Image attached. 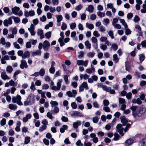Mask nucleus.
Returning <instances> with one entry per match:
<instances>
[{
    "label": "nucleus",
    "instance_id": "1",
    "mask_svg": "<svg viewBox=\"0 0 146 146\" xmlns=\"http://www.w3.org/2000/svg\"><path fill=\"white\" fill-rule=\"evenodd\" d=\"M35 96L33 94H29L27 100L24 102V105L25 106L31 105L33 104L35 100Z\"/></svg>",
    "mask_w": 146,
    "mask_h": 146
},
{
    "label": "nucleus",
    "instance_id": "2",
    "mask_svg": "<svg viewBox=\"0 0 146 146\" xmlns=\"http://www.w3.org/2000/svg\"><path fill=\"white\" fill-rule=\"evenodd\" d=\"M98 87V88L101 87L104 91H105L107 92H109L110 94H114L115 93L114 90L111 89V87H108L107 86L102 85L101 83H98L97 84Z\"/></svg>",
    "mask_w": 146,
    "mask_h": 146
},
{
    "label": "nucleus",
    "instance_id": "3",
    "mask_svg": "<svg viewBox=\"0 0 146 146\" xmlns=\"http://www.w3.org/2000/svg\"><path fill=\"white\" fill-rule=\"evenodd\" d=\"M135 140H139L141 139L139 141V146H145L144 140L146 139V136L143 137V135L142 134H137L135 137Z\"/></svg>",
    "mask_w": 146,
    "mask_h": 146
},
{
    "label": "nucleus",
    "instance_id": "4",
    "mask_svg": "<svg viewBox=\"0 0 146 146\" xmlns=\"http://www.w3.org/2000/svg\"><path fill=\"white\" fill-rule=\"evenodd\" d=\"M19 7L15 6L11 8L12 13L15 15H18L19 16L21 17L23 15V13L22 10L20 11Z\"/></svg>",
    "mask_w": 146,
    "mask_h": 146
},
{
    "label": "nucleus",
    "instance_id": "5",
    "mask_svg": "<svg viewBox=\"0 0 146 146\" xmlns=\"http://www.w3.org/2000/svg\"><path fill=\"white\" fill-rule=\"evenodd\" d=\"M21 96L19 95H17L16 97L15 96L13 97L12 99V102L13 103H17L19 106L23 105L21 101Z\"/></svg>",
    "mask_w": 146,
    "mask_h": 146
},
{
    "label": "nucleus",
    "instance_id": "6",
    "mask_svg": "<svg viewBox=\"0 0 146 146\" xmlns=\"http://www.w3.org/2000/svg\"><path fill=\"white\" fill-rule=\"evenodd\" d=\"M146 111V108L144 106H142L138 108L137 111L136 115L140 117Z\"/></svg>",
    "mask_w": 146,
    "mask_h": 146
},
{
    "label": "nucleus",
    "instance_id": "7",
    "mask_svg": "<svg viewBox=\"0 0 146 146\" xmlns=\"http://www.w3.org/2000/svg\"><path fill=\"white\" fill-rule=\"evenodd\" d=\"M122 125L121 124H118L117 127V131L119 132V134L122 136L124 135L123 133V128L122 127Z\"/></svg>",
    "mask_w": 146,
    "mask_h": 146
},
{
    "label": "nucleus",
    "instance_id": "8",
    "mask_svg": "<svg viewBox=\"0 0 146 146\" xmlns=\"http://www.w3.org/2000/svg\"><path fill=\"white\" fill-rule=\"evenodd\" d=\"M12 23V20L11 17H9L8 19L5 20L3 22V24L5 26L8 27L9 25H11Z\"/></svg>",
    "mask_w": 146,
    "mask_h": 146
},
{
    "label": "nucleus",
    "instance_id": "9",
    "mask_svg": "<svg viewBox=\"0 0 146 146\" xmlns=\"http://www.w3.org/2000/svg\"><path fill=\"white\" fill-rule=\"evenodd\" d=\"M35 15V13L33 10H31L28 12L27 11H26V9L25 10L24 15L26 17L33 16Z\"/></svg>",
    "mask_w": 146,
    "mask_h": 146
},
{
    "label": "nucleus",
    "instance_id": "10",
    "mask_svg": "<svg viewBox=\"0 0 146 146\" xmlns=\"http://www.w3.org/2000/svg\"><path fill=\"white\" fill-rule=\"evenodd\" d=\"M50 46V43L47 40H45L43 42V48L45 51H48Z\"/></svg>",
    "mask_w": 146,
    "mask_h": 146
},
{
    "label": "nucleus",
    "instance_id": "11",
    "mask_svg": "<svg viewBox=\"0 0 146 146\" xmlns=\"http://www.w3.org/2000/svg\"><path fill=\"white\" fill-rule=\"evenodd\" d=\"M71 115L74 117H82L84 116L82 113L78 111H73L72 112Z\"/></svg>",
    "mask_w": 146,
    "mask_h": 146
},
{
    "label": "nucleus",
    "instance_id": "12",
    "mask_svg": "<svg viewBox=\"0 0 146 146\" xmlns=\"http://www.w3.org/2000/svg\"><path fill=\"white\" fill-rule=\"evenodd\" d=\"M88 60H86L84 61L83 60H77V64L78 65H84V66H86L88 64Z\"/></svg>",
    "mask_w": 146,
    "mask_h": 146
},
{
    "label": "nucleus",
    "instance_id": "13",
    "mask_svg": "<svg viewBox=\"0 0 146 146\" xmlns=\"http://www.w3.org/2000/svg\"><path fill=\"white\" fill-rule=\"evenodd\" d=\"M20 67L22 69H23L24 68H26L28 67V65L26 60H21Z\"/></svg>",
    "mask_w": 146,
    "mask_h": 146
},
{
    "label": "nucleus",
    "instance_id": "14",
    "mask_svg": "<svg viewBox=\"0 0 146 146\" xmlns=\"http://www.w3.org/2000/svg\"><path fill=\"white\" fill-rule=\"evenodd\" d=\"M35 27L33 24L31 25L30 28H28V30L30 32L32 36H34L35 35V33L34 31Z\"/></svg>",
    "mask_w": 146,
    "mask_h": 146
},
{
    "label": "nucleus",
    "instance_id": "15",
    "mask_svg": "<svg viewBox=\"0 0 146 146\" xmlns=\"http://www.w3.org/2000/svg\"><path fill=\"white\" fill-rule=\"evenodd\" d=\"M37 33V35L40 36V39H42L44 37L43 31L42 29H38Z\"/></svg>",
    "mask_w": 146,
    "mask_h": 146
},
{
    "label": "nucleus",
    "instance_id": "16",
    "mask_svg": "<svg viewBox=\"0 0 146 146\" xmlns=\"http://www.w3.org/2000/svg\"><path fill=\"white\" fill-rule=\"evenodd\" d=\"M120 119L123 126H125L126 124L129 122L128 120L126 119L125 116L120 117Z\"/></svg>",
    "mask_w": 146,
    "mask_h": 146
},
{
    "label": "nucleus",
    "instance_id": "17",
    "mask_svg": "<svg viewBox=\"0 0 146 146\" xmlns=\"http://www.w3.org/2000/svg\"><path fill=\"white\" fill-rule=\"evenodd\" d=\"M81 121L80 120H77L76 122L73 123V126L74 128L77 129L79 126L81 124Z\"/></svg>",
    "mask_w": 146,
    "mask_h": 146
},
{
    "label": "nucleus",
    "instance_id": "18",
    "mask_svg": "<svg viewBox=\"0 0 146 146\" xmlns=\"http://www.w3.org/2000/svg\"><path fill=\"white\" fill-rule=\"evenodd\" d=\"M1 78L4 80H9L10 78L6 74L5 72H3L1 73Z\"/></svg>",
    "mask_w": 146,
    "mask_h": 146
},
{
    "label": "nucleus",
    "instance_id": "19",
    "mask_svg": "<svg viewBox=\"0 0 146 146\" xmlns=\"http://www.w3.org/2000/svg\"><path fill=\"white\" fill-rule=\"evenodd\" d=\"M90 137L93 138L92 140L95 143H96L98 141V138L96 137V135L94 133H92L90 135Z\"/></svg>",
    "mask_w": 146,
    "mask_h": 146
},
{
    "label": "nucleus",
    "instance_id": "20",
    "mask_svg": "<svg viewBox=\"0 0 146 146\" xmlns=\"http://www.w3.org/2000/svg\"><path fill=\"white\" fill-rule=\"evenodd\" d=\"M30 56V53L28 51H26L23 53V55L22 58L23 59H25L27 58H29Z\"/></svg>",
    "mask_w": 146,
    "mask_h": 146
},
{
    "label": "nucleus",
    "instance_id": "21",
    "mask_svg": "<svg viewBox=\"0 0 146 146\" xmlns=\"http://www.w3.org/2000/svg\"><path fill=\"white\" fill-rule=\"evenodd\" d=\"M132 102L134 104H141L142 102L139 98L137 99L134 98L132 100Z\"/></svg>",
    "mask_w": 146,
    "mask_h": 146
},
{
    "label": "nucleus",
    "instance_id": "22",
    "mask_svg": "<svg viewBox=\"0 0 146 146\" xmlns=\"http://www.w3.org/2000/svg\"><path fill=\"white\" fill-rule=\"evenodd\" d=\"M137 108V106H132L130 108V109L133 111L132 115L134 117L136 116V113H135V112L136 111Z\"/></svg>",
    "mask_w": 146,
    "mask_h": 146
},
{
    "label": "nucleus",
    "instance_id": "23",
    "mask_svg": "<svg viewBox=\"0 0 146 146\" xmlns=\"http://www.w3.org/2000/svg\"><path fill=\"white\" fill-rule=\"evenodd\" d=\"M94 9L93 6L92 5H88V8H86V10L89 12L92 13L93 12Z\"/></svg>",
    "mask_w": 146,
    "mask_h": 146
},
{
    "label": "nucleus",
    "instance_id": "24",
    "mask_svg": "<svg viewBox=\"0 0 146 146\" xmlns=\"http://www.w3.org/2000/svg\"><path fill=\"white\" fill-rule=\"evenodd\" d=\"M134 140L132 139H129L127 140L125 143L126 145L129 146L131 145L134 142Z\"/></svg>",
    "mask_w": 146,
    "mask_h": 146
},
{
    "label": "nucleus",
    "instance_id": "25",
    "mask_svg": "<svg viewBox=\"0 0 146 146\" xmlns=\"http://www.w3.org/2000/svg\"><path fill=\"white\" fill-rule=\"evenodd\" d=\"M95 69L94 67H92L91 68L87 69L86 70V72L87 73L91 74L94 72Z\"/></svg>",
    "mask_w": 146,
    "mask_h": 146
},
{
    "label": "nucleus",
    "instance_id": "26",
    "mask_svg": "<svg viewBox=\"0 0 146 146\" xmlns=\"http://www.w3.org/2000/svg\"><path fill=\"white\" fill-rule=\"evenodd\" d=\"M9 108L12 110H15L17 108V106L16 105L13 104H9Z\"/></svg>",
    "mask_w": 146,
    "mask_h": 146
},
{
    "label": "nucleus",
    "instance_id": "27",
    "mask_svg": "<svg viewBox=\"0 0 146 146\" xmlns=\"http://www.w3.org/2000/svg\"><path fill=\"white\" fill-rule=\"evenodd\" d=\"M41 51L40 50H37L35 52H33L32 54V56H33L37 55L40 56L41 55Z\"/></svg>",
    "mask_w": 146,
    "mask_h": 146
},
{
    "label": "nucleus",
    "instance_id": "28",
    "mask_svg": "<svg viewBox=\"0 0 146 146\" xmlns=\"http://www.w3.org/2000/svg\"><path fill=\"white\" fill-rule=\"evenodd\" d=\"M86 27L90 30H92L94 28V25L92 24H90L88 23H87L86 24Z\"/></svg>",
    "mask_w": 146,
    "mask_h": 146
},
{
    "label": "nucleus",
    "instance_id": "29",
    "mask_svg": "<svg viewBox=\"0 0 146 146\" xmlns=\"http://www.w3.org/2000/svg\"><path fill=\"white\" fill-rule=\"evenodd\" d=\"M50 104L51 105V106L52 108L56 107L58 105L57 102L55 101H53L52 100L51 101Z\"/></svg>",
    "mask_w": 146,
    "mask_h": 146
},
{
    "label": "nucleus",
    "instance_id": "30",
    "mask_svg": "<svg viewBox=\"0 0 146 146\" xmlns=\"http://www.w3.org/2000/svg\"><path fill=\"white\" fill-rule=\"evenodd\" d=\"M64 37H60L58 40V41L60 43L61 46H62L64 45L65 44L64 42Z\"/></svg>",
    "mask_w": 146,
    "mask_h": 146
},
{
    "label": "nucleus",
    "instance_id": "31",
    "mask_svg": "<svg viewBox=\"0 0 146 146\" xmlns=\"http://www.w3.org/2000/svg\"><path fill=\"white\" fill-rule=\"evenodd\" d=\"M11 19H13L15 23H18L20 22V19L18 17H15V16H11Z\"/></svg>",
    "mask_w": 146,
    "mask_h": 146
},
{
    "label": "nucleus",
    "instance_id": "32",
    "mask_svg": "<svg viewBox=\"0 0 146 146\" xmlns=\"http://www.w3.org/2000/svg\"><path fill=\"white\" fill-rule=\"evenodd\" d=\"M57 19V22H60L63 19V17L61 15H56L55 16Z\"/></svg>",
    "mask_w": 146,
    "mask_h": 146
},
{
    "label": "nucleus",
    "instance_id": "33",
    "mask_svg": "<svg viewBox=\"0 0 146 146\" xmlns=\"http://www.w3.org/2000/svg\"><path fill=\"white\" fill-rule=\"evenodd\" d=\"M31 140V138L30 137L27 136L25 137L24 140V144H27L29 143Z\"/></svg>",
    "mask_w": 146,
    "mask_h": 146
},
{
    "label": "nucleus",
    "instance_id": "34",
    "mask_svg": "<svg viewBox=\"0 0 146 146\" xmlns=\"http://www.w3.org/2000/svg\"><path fill=\"white\" fill-rule=\"evenodd\" d=\"M84 44L87 49H89V50L90 49L91 44L90 43L88 40L86 41L85 42Z\"/></svg>",
    "mask_w": 146,
    "mask_h": 146
},
{
    "label": "nucleus",
    "instance_id": "35",
    "mask_svg": "<svg viewBox=\"0 0 146 146\" xmlns=\"http://www.w3.org/2000/svg\"><path fill=\"white\" fill-rule=\"evenodd\" d=\"M68 128V127L66 125H64L62 127L60 128V131L62 133L64 132L65 130H66Z\"/></svg>",
    "mask_w": 146,
    "mask_h": 146
},
{
    "label": "nucleus",
    "instance_id": "36",
    "mask_svg": "<svg viewBox=\"0 0 146 146\" xmlns=\"http://www.w3.org/2000/svg\"><path fill=\"white\" fill-rule=\"evenodd\" d=\"M97 15L100 18L104 17L105 16V14L104 13L99 11L97 13Z\"/></svg>",
    "mask_w": 146,
    "mask_h": 146
},
{
    "label": "nucleus",
    "instance_id": "37",
    "mask_svg": "<svg viewBox=\"0 0 146 146\" xmlns=\"http://www.w3.org/2000/svg\"><path fill=\"white\" fill-rule=\"evenodd\" d=\"M59 109L57 107H55L53 110H51V112L53 114L54 113H57L59 112Z\"/></svg>",
    "mask_w": 146,
    "mask_h": 146
},
{
    "label": "nucleus",
    "instance_id": "38",
    "mask_svg": "<svg viewBox=\"0 0 146 146\" xmlns=\"http://www.w3.org/2000/svg\"><path fill=\"white\" fill-rule=\"evenodd\" d=\"M145 58V56L143 54H140L139 56V60H140V63H141L144 60Z\"/></svg>",
    "mask_w": 146,
    "mask_h": 146
},
{
    "label": "nucleus",
    "instance_id": "39",
    "mask_svg": "<svg viewBox=\"0 0 146 146\" xmlns=\"http://www.w3.org/2000/svg\"><path fill=\"white\" fill-rule=\"evenodd\" d=\"M13 70V69L11 66H8L7 67L6 70L9 73H11L12 72Z\"/></svg>",
    "mask_w": 146,
    "mask_h": 146
},
{
    "label": "nucleus",
    "instance_id": "40",
    "mask_svg": "<svg viewBox=\"0 0 146 146\" xmlns=\"http://www.w3.org/2000/svg\"><path fill=\"white\" fill-rule=\"evenodd\" d=\"M45 71L44 69L41 68L38 72L39 75L41 76H44L45 74Z\"/></svg>",
    "mask_w": 146,
    "mask_h": 146
},
{
    "label": "nucleus",
    "instance_id": "41",
    "mask_svg": "<svg viewBox=\"0 0 146 146\" xmlns=\"http://www.w3.org/2000/svg\"><path fill=\"white\" fill-rule=\"evenodd\" d=\"M62 82V79H59L58 81V82L57 83V86L60 90L61 85V83Z\"/></svg>",
    "mask_w": 146,
    "mask_h": 146
},
{
    "label": "nucleus",
    "instance_id": "42",
    "mask_svg": "<svg viewBox=\"0 0 146 146\" xmlns=\"http://www.w3.org/2000/svg\"><path fill=\"white\" fill-rule=\"evenodd\" d=\"M125 29V34L127 35H128L130 34L131 33V31L128 28V26H127V27L126 28V27H124Z\"/></svg>",
    "mask_w": 146,
    "mask_h": 146
},
{
    "label": "nucleus",
    "instance_id": "43",
    "mask_svg": "<svg viewBox=\"0 0 146 146\" xmlns=\"http://www.w3.org/2000/svg\"><path fill=\"white\" fill-rule=\"evenodd\" d=\"M117 45L116 44H113L111 45V48L114 51H116L118 48Z\"/></svg>",
    "mask_w": 146,
    "mask_h": 146
},
{
    "label": "nucleus",
    "instance_id": "44",
    "mask_svg": "<svg viewBox=\"0 0 146 146\" xmlns=\"http://www.w3.org/2000/svg\"><path fill=\"white\" fill-rule=\"evenodd\" d=\"M46 126L42 125L40 127L39 129V131L40 132H42L44 130L46 129Z\"/></svg>",
    "mask_w": 146,
    "mask_h": 146
},
{
    "label": "nucleus",
    "instance_id": "45",
    "mask_svg": "<svg viewBox=\"0 0 146 146\" xmlns=\"http://www.w3.org/2000/svg\"><path fill=\"white\" fill-rule=\"evenodd\" d=\"M103 22L104 23V24L105 25H106L109 23L110 20L108 18L104 19L103 20Z\"/></svg>",
    "mask_w": 146,
    "mask_h": 146
},
{
    "label": "nucleus",
    "instance_id": "46",
    "mask_svg": "<svg viewBox=\"0 0 146 146\" xmlns=\"http://www.w3.org/2000/svg\"><path fill=\"white\" fill-rule=\"evenodd\" d=\"M51 32L50 31H49L45 34V36L48 39L50 38L51 36Z\"/></svg>",
    "mask_w": 146,
    "mask_h": 146
},
{
    "label": "nucleus",
    "instance_id": "47",
    "mask_svg": "<svg viewBox=\"0 0 146 146\" xmlns=\"http://www.w3.org/2000/svg\"><path fill=\"white\" fill-rule=\"evenodd\" d=\"M103 110L106 112H110V108L107 106H104L103 107Z\"/></svg>",
    "mask_w": 146,
    "mask_h": 146
},
{
    "label": "nucleus",
    "instance_id": "48",
    "mask_svg": "<svg viewBox=\"0 0 146 146\" xmlns=\"http://www.w3.org/2000/svg\"><path fill=\"white\" fill-rule=\"evenodd\" d=\"M6 123V119L4 118H3L0 121V123L2 126H3L5 125Z\"/></svg>",
    "mask_w": 146,
    "mask_h": 146
},
{
    "label": "nucleus",
    "instance_id": "49",
    "mask_svg": "<svg viewBox=\"0 0 146 146\" xmlns=\"http://www.w3.org/2000/svg\"><path fill=\"white\" fill-rule=\"evenodd\" d=\"M11 32L12 34L14 35H16L17 33V28L14 27L13 28H11Z\"/></svg>",
    "mask_w": 146,
    "mask_h": 146
},
{
    "label": "nucleus",
    "instance_id": "50",
    "mask_svg": "<svg viewBox=\"0 0 146 146\" xmlns=\"http://www.w3.org/2000/svg\"><path fill=\"white\" fill-rule=\"evenodd\" d=\"M76 26V25L75 23H72L70 25V29L72 30H74Z\"/></svg>",
    "mask_w": 146,
    "mask_h": 146
},
{
    "label": "nucleus",
    "instance_id": "51",
    "mask_svg": "<svg viewBox=\"0 0 146 146\" xmlns=\"http://www.w3.org/2000/svg\"><path fill=\"white\" fill-rule=\"evenodd\" d=\"M113 60L115 61V63L117 62L118 61L119 59L117 57V54H114L113 56Z\"/></svg>",
    "mask_w": 146,
    "mask_h": 146
},
{
    "label": "nucleus",
    "instance_id": "52",
    "mask_svg": "<svg viewBox=\"0 0 146 146\" xmlns=\"http://www.w3.org/2000/svg\"><path fill=\"white\" fill-rule=\"evenodd\" d=\"M67 28V26L66 24L65 23H62L61 27V29L64 31Z\"/></svg>",
    "mask_w": 146,
    "mask_h": 146
},
{
    "label": "nucleus",
    "instance_id": "53",
    "mask_svg": "<svg viewBox=\"0 0 146 146\" xmlns=\"http://www.w3.org/2000/svg\"><path fill=\"white\" fill-rule=\"evenodd\" d=\"M81 85L83 86L84 88H85L86 90H88L89 89L88 84L86 82H83L82 84Z\"/></svg>",
    "mask_w": 146,
    "mask_h": 146
},
{
    "label": "nucleus",
    "instance_id": "54",
    "mask_svg": "<svg viewBox=\"0 0 146 146\" xmlns=\"http://www.w3.org/2000/svg\"><path fill=\"white\" fill-rule=\"evenodd\" d=\"M119 104H126V102H125V100L122 98H120L119 99Z\"/></svg>",
    "mask_w": 146,
    "mask_h": 146
},
{
    "label": "nucleus",
    "instance_id": "55",
    "mask_svg": "<svg viewBox=\"0 0 146 146\" xmlns=\"http://www.w3.org/2000/svg\"><path fill=\"white\" fill-rule=\"evenodd\" d=\"M99 31L101 32H104L106 31V29L105 27L102 26H101L98 28Z\"/></svg>",
    "mask_w": 146,
    "mask_h": 146
},
{
    "label": "nucleus",
    "instance_id": "56",
    "mask_svg": "<svg viewBox=\"0 0 146 146\" xmlns=\"http://www.w3.org/2000/svg\"><path fill=\"white\" fill-rule=\"evenodd\" d=\"M100 48L103 50H106L107 48V46L106 44H101L100 46Z\"/></svg>",
    "mask_w": 146,
    "mask_h": 146
},
{
    "label": "nucleus",
    "instance_id": "57",
    "mask_svg": "<svg viewBox=\"0 0 146 146\" xmlns=\"http://www.w3.org/2000/svg\"><path fill=\"white\" fill-rule=\"evenodd\" d=\"M49 71L50 73L54 74L55 71V67L51 66L49 69Z\"/></svg>",
    "mask_w": 146,
    "mask_h": 146
},
{
    "label": "nucleus",
    "instance_id": "58",
    "mask_svg": "<svg viewBox=\"0 0 146 146\" xmlns=\"http://www.w3.org/2000/svg\"><path fill=\"white\" fill-rule=\"evenodd\" d=\"M64 79L65 82L66 84H68L69 83V82L68 81V76L67 75H65L64 76Z\"/></svg>",
    "mask_w": 146,
    "mask_h": 146
},
{
    "label": "nucleus",
    "instance_id": "59",
    "mask_svg": "<svg viewBox=\"0 0 146 146\" xmlns=\"http://www.w3.org/2000/svg\"><path fill=\"white\" fill-rule=\"evenodd\" d=\"M120 23H121L124 26V27H127V24L125 22V20L123 19H121L120 20Z\"/></svg>",
    "mask_w": 146,
    "mask_h": 146
},
{
    "label": "nucleus",
    "instance_id": "60",
    "mask_svg": "<svg viewBox=\"0 0 146 146\" xmlns=\"http://www.w3.org/2000/svg\"><path fill=\"white\" fill-rule=\"evenodd\" d=\"M95 54V53L93 52H90L88 53L87 54V56L89 57L92 58Z\"/></svg>",
    "mask_w": 146,
    "mask_h": 146
},
{
    "label": "nucleus",
    "instance_id": "61",
    "mask_svg": "<svg viewBox=\"0 0 146 146\" xmlns=\"http://www.w3.org/2000/svg\"><path fill=\"white\" fill-rule=\"evenodd\" d=\"M103 104L104 105V106H107L109 104V102L108 100H105L103 101Z\"/></svg>",
    "mask_w": 146,
    "mask_h": 146
},
{
    "label": "nucleus",
    "instance_id": "62",
    "mask_svg": "<svg viewBox=\"0 0 146 146\" xmlns=\"http://www.w3.org/2000/svg\"><path fill=\"white\" fill-rule=\"evenodd\" d=\"M3 11L5 13H8L9 11V9L7 7H5L3 9Z\"/></svg>",
    "mask_w": 146,
    "mask_h": 146
},
{
    "label": "nucleus",
    "instance_id": "63",
    "mask_svg": "<svg viewBox=\"0 0 146 146\" xmlns=\"http://www.w3.org/2000/svg\"><path fill=\"white\" fill-rule=\"evenodd\" d=\"M119 135L117 133H115L114 134V137L113 139L115 141H117L119 139Z\"/></svg>",
    "mask_w": 146,
    "mask_h": 146
},
{
    "label": "nucleus",
    "instance_id": "64",
    "mask_svg": "<svg viewBox=\"0 0 146 146\" xmlns=\"http://www.w3.org/2000/svg\"><path fill=\"white\" fill-rule=\"evenodd\" d=\"M66 94L69 97H73V95L72 92L69 91L66 92Z\"/></svg>",
    "mask_w": 146,
    "mask_h": 146
}]
</instances>
